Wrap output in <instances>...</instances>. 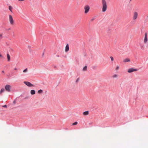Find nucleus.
Masks as SVG:
<instances>
[{
  "mask_svg": "<svg viewBox=\"0 0 148 148\" xmlns=\"http://www.w3.org/2000/svg\"><path fill=\"white\" fill-rule=\"evenodd\" d=\"M102 5V12H105L107 8V4L106 0H101Z\"/></svg>",
  "mask_w": 148,
  "mask_h": 148,
  "instance_id": "1",
  "label": "nucleus"
},
{
  "mask_svg": "<svg viewBox=\"0 0 148 148\" xmlns=\"http://www.w3.org/2000/svg\"><path fill=\"white\" fill-rule=\"evenodd\" d=\"M138 16V13L136 11L133 12L132 15V19L133 21H136L137 19Z\"/></svg>",
  "mask_w": 148,
  "mask_h": 148,
  "instance_id": "2",
  "label": "nucleus"
},
{
  "mask_svg": "<svg viewBox=\"0 0 148 148\" xmlns=\"http://www.w3.org/2000/svg\"><path fill=\"white\" fill-rule=\"evenodd\" d=\"M9 21L10 24L13 25L14 24V21L13 19V17L11 15H9Z\"/></svg>",
  "mask_w": 148,
  "mask_h": 148,
  "instance_id": "3",
  "label": "nucleus"
},
{
  "mask_svg": "<svg viewBox=\"0 0 148 148\" xmlns=\"http://www.w3.org/2000/svg\"><path fill=\"white\" fill-rule=\"evenodd\" d=\"M148 41V38L147 37V33H145L144 35V43L145 44H146Z\"/></svg>",
  "mask_w": 148,
  "mask_h": 148,
  "instance_id": "4",
  "label": "nucleus"
},
{
  "mask_svg": "<svg viewBox=\"0 0 148 148\" xmlns=\"http://www.w3.org/2000/svg\"><path fill=\"white\" fill-rule=\"evenodd\" d=\"M90 8L89 5H86L84 7L85 10L84 12L85 14L87 13L89 11Z\"/></svg>",
  "mask_w": 148,
  "mask_h": 148,
  "instance_id": "5",
  "label": "nucleus"
},
{
  "mask_svg": "<svg viewBox=\"0 0 148 148\" xmlns=\"http://www.w3.org/2000/svg\"><path fill=\"white\" fill-rule=\"evenodd\" d=\"M138 69L134 68H131L128 70L127 72L129 73H131L132 72L136 71Z\"/></svg>",
  "mask_w": 148,
  "mask_h": 148,
  "instance_id": "6",
  "label": "nucleus"
},
{
  "mask_svg": "<svg viewBox=\"0 0 148 148\" xmlns=\"http://www.w3.org/2000/svg\"><path fill=\"white\" fill-rule=\"evenodd\" d=\"M5 88L7 91L10 92V91L11 86L9 85H6L5 86Z\"/></svg>",
  "mask_w": 148,
  "mask_h": 148,
  "instance_id": "7",
  "label": "nucleus"
},
{
  "mask_svg": "<svg viewBox=\"0 0 148 148\" xmlns=\"http://www.w3.org/2000/svg\"><path fill=\"white\" fill-rule=\"evenodd\" d=\"M24 83L29 87L33 86L34 85L28 82H24Z\"/></svg>",
  "mask_w": 148,
  "mask_h": 148,
  "instance_id": "8",
  "label": "nucleus"
},
{
  "mask_svg": "<svg viewBox=\"0 0 148 148\" xmlns=\"http://www.w3.org/2000/svg\"><path fill=\"white\" fill-rule=\"evenodd\" d=\"M69 50V47L68 44H67L65 47V51L66 52L68 51Z\"/></svg>",
  "mask_w": 148,
  "mask_h": 148,
  "instance_id": "9",
  "label": "nucleus"
},
{
  "mask_svg": "<svg viewBox=\"0 0 148 148\" xmlns=\"http://www.w3.org/2000/svg\"><path fill=\"white\" fill-rule=\"evenodd\" d=\"M130 61V59L129 58H126L123 60V62H129Z\"/></svg>",
  "mask_w": 148,
  "mask_h": 148,
  "instance_id": "10",
  "label": "nucleus"
},
{
  "mask_svg": "<svg viewBox=\"0 0 148 148\" xmlns=\"http://www.w3.org/2000/svg\"><path fill=\"white\" fill-rule=\"evenodd\" d=\"M140 49L142 50H144L145 49V46L143 45H140Z\"/></svg>",
  "mask_w": 148,
  "mask_h": 148,
  "instance_id": "11",
  "label": "nucleus"
},
{
  "mask_svg": "<svg viewBox=\"0 0 148 148\" xmlns=\"http://www.w3.org/2000/svg\"><path fill=\"white\" fill-rule=\"evenodd\" d=\"M89 114V112L88 111H86L84 112L83 113V114L84 115H87Z\"/></svg>",
  "mask_w": 148,
  "mask_h": 148,
  "instance_id": "12",
  "label": "nucleus"
},
{
  "mask_svg": "<svg viewBox=\"0 0 148 148\" xmlns=\"http://www.w3.org/2000/svg\"><path fill=\"white\" fill-rule=\"evenodd\" d=\"M30 93L32 95H34L35 93V91L34 90H32L30 91Z\"/></svg>",
  "mask_w": 148,
  "mask_h": 148,
  "instance_id": "13",
  "label": "nucleus"
},
{
  "mask_svg": "<svg viewBox=\"0 0 148 148\" xmlns=\"http://www.w3.org/2000/svg\"><path fill=\"white\" fill-rule=\"evenodd\" d=\"M7 57L8 59V61H9L10 60V57L9 54H7Z\"/></svg>",
  "mask_w": 148,
  "mask_h": 148,
  "instance_id": "14",
  "label": "nucleus"
},
{
  "mask_svg": "<svg viewBox=\"0 0 148 148\" xmlns=\"http://www.w3.org/2000/svg\"><path fill=\"white\" fill-rule=\"evenodd\" d=\"M8 9L10 10L11 12H12V7L10 5L8 7Z\"/></svg>",
  "mask_w": 148,
  "mask_h": 148,
  "instance_id": "15",
  "label": "nucleus"
},
{
  "mask_svg": "<svg viewBox=\"0 0 148 148\" xmlns=\"http://www.w3.org/2000/svg\"><path fill=\"white\" fill-rule=\"evenodd\" d=\"M5 91V89L4 88H2L0 92V94H1L2 93H3Z\"/></svg>",
  "mask_w": 148,
  "mask_h": 148,
  "instance_id": "16",
  "label": "nucleus"
},
{
  "mask_svg": "<svg viewBox=\"0 0 148 148\" xmlns=\"http://www.w3.org/2000/svg\"><path fill=\"white\" fill-rule=\"evenodd\" d=\"M112 77L113 78H116L117 77L118 75L116 74H114L113 75Z\"/></svg>",
  "mask_w": 148,
  "mask_h": 148,
  "instance_id": "17",
  "label": "nucleus"
},
{
  "mask_svg": "<svg viewBox=\"0 0 148 148\" xmlns=\"http://www.w3.org/2000/svg\"><path fill=\"white\" fill-rule=\"evenodd\" d=\"M43 92V90H42L40 89L38 90V93H42Z\"/></svg>",
  "mask_w": 148,
  "mask_h": 148,
  "instance_id": "18",
  "label": "nucleus"
},
{
  "mask_svg": "<svg viewBox=\"0 0 148 148\" xmlns=\"http://www.w3.org/2000/svg\"><path fill=\"white\" fill-rule=\"evenodd\" d=\"M87 66H85L83 68V71H86L87 70Z\"/></svg>",
  "mask_w": 148,
  "mask_h": 148,
  "instance_id": "19",
  "label": "nucleus"
},
{
  "mask_svg": "<svg viewBox=\"0 0 148 148\" xmlns=\"http://www.w3.org/2000/svg\"><path fill=\"white\" fill-rule=\"evenodd\" d=\"M119 67L118 66H117L115 68V70L116 71H117L119 70Z\"/></svg>",
  "mask_w": 148,
  "mask_h": 148,
  "instance_id": "20",
  "label": "nucleus"
},
{
  "mask_svg": "<svg viewBox=\"0 0 148 148\" xmlns=\"http://www.w3.org/2000/svg\"><path fill=\"white\" fill-rule=\"evenodd\" d=\"M27 71V68H26L23 71V73H25V72H26Z\"/></svg>",
  "mask_w": 148,
  "mask_h": 148,
  "instance_id": "21",
  "label": "nucleus"
},
{
  "mask_svg": "<svg viewBox=\"0 0 148 148\" xmlns=\"http://www.w3.org/2000/svg\"><path fill=\"white\" fill-rule=\"evenodd\" d=\"M110 58L111 59V60L112 61H114V58H113V57H112V56H110Z\"/></svg>",
  "mask_w": 148,
  "mask_h": 148,
  "instance_id": "22",
  "label": "nucleus"
},
{
  "mask_svg": "<svg viewBox=\"0 0 148 148\" xmlns=\"http://www.w3.org/2000/svg\"><path fill=\"white\" fill-rule=\"evenodd\" d=\"M77 123H77V122H75L73 124V125H76L77 124Z\"/></svg>",
  "mask_w": 148,
  "mask_h": 148,
  "instance_id": "23",
  "label": "nucleus"
},
{
  "mask_svg": "<svg viewBox=\"0 0 148 148\" xmlns=\"http://www.w3.org/2000/svg\"><path fill=\"white\" fill-rule=\"evenodd\" d=\"M2 34H0V40L2 39Z\"/></svg>",
  "mask_w": 148,
  "mask_h": 148,
  "instance_id": "24",
  "label": "nucleus"
},
{
  "mask_svg": "<svg viewBox=\"0 0 148 148\" xmlns=\"http://www.w3.org/2000/svg\"><path fill=\"white\" fill-rule=\"evenodd\" d=\"M3 57V56L1 53H0V58H2Z\"/></svg>",
  "mask_w": 148,
  "mask_h": 148,
  "instance_id": "25",
  "label": "nucleus"
},
{
  "mask_svg": "<svg viewBox=\"0 0 148 148\" xmlns=\"http://www.w3.org/2000/svg\"><path fill=\"white\" fill-rule=\"evenodd\" d=\"M3 107H5V108H6L7 107V106H6V105H4L3 106Z\"/></svg>",
  "mask_w": 148,
  "mask_h": 148,
  "instance_id": "26",
  "label": "nucleus"
},
{
  "mask_svg": "<svg viewBox=\"0 0 148 148\" xmlns=\"http://www.w3.org/2000/svg\"><path fill=\"white\" fill-rule=\"evenodd\" d=\"M94 20V18H92V19H91V21H92L93 20Z\"/></svg>",
  "mask_w": 148,
  "mask_h": 148,
  "instance_id": "27",
  "label": "nucleus"
},
{
  "mask_svg": "<svg viewBox=\"0 0 148 148\" xmlns=\"http://www.w3.org/2000/svg\"><path fill=\"white\" fill-rule=\"evenodd\" d=\"M17 68H15L14 69V70H17Z\"/></svg>",
  "mask_w": 148,
  "mask_h": 148,
  "instance_id": "28",
  "label": "nucleus"
},
{
  "mask_svg": "<svg viewBox=\"0 0 148 148\" xmlns=\"http://www.w3.org/2000/svg\"><path fill=\"white\" fill-rule=\"evenodd\" d=\"M18 0L19 1H24L25 0Z\"/></svg>",
  "mask_w": 148,
  "mask_h": 148,
  "instance_id": "29",
  "label": "nucleus"
},
{
  "mask_svg": "<svg viewBox=\"0 0 148 148\" xmlns=\"http://www.w3.org/2000/svg\"><path fill=\"white\" fill-rule=\"evenodd\" d=\"M78 80H79V79H77V80H76V82H77L78 81Z\"/></svg>",
  "mask_w": 148,
  "mask_h": 148,
  "instance_id": "30",
  "label": "nucleus"
},
{
  "mask_svg": "<svg viewBox=\"0 0 148 148\" xmlns=\"http://www.w3.org/2000/svg\"><path fill=\"white\" fill-rule=\"evenodd\" d=\"M2 72H3V73H4V71H2Z\"/></svg>",
  "mask_w": 148,
  "mask_h": 148,
  "instance_id": "31",
  "label": "nucleus"
},
{
  "mask_svg": "<svg viewBox=\"0 0 148 148\" xmlns=\"http://www.w3.org/2000/svg\"><path fill=\"white\" fill-rule=\"evenodd\" d=\"M131 0H130V1H131Z\"/></svg>",
  "mask_w": 148,
  "mask_h": 148,
  "instance_id": "32",
  "label": "nucleus"
}]
</instances>
